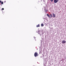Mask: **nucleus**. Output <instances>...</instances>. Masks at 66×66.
<instances>
[{"label": "nucleus", "instance_id": "obj_1", "mask_svg": "<svg viewBox=\"0 0 66 66\" xmlns=\"http://www.w3.org/2000/svg\"><path fill=\"white\" fill-rule=\"evenodd\" d=\"M51 2H52L53 1V0H50ZM59 1V0H54V2L55 3H56L57 2Z\"/></svg>", "mask_w": 66, "mask_h": 66}, {"label": "nucleus", "instance_id": "obj_2", "mask_svg": "<svg viewBox=\"0 0 66 66\" xmlns=\"http://www.w3.org/2000/svg\"><path fill=\"white\" fill-rule=\"evenodd\" d=\"M34 56L35 57H36L38 56V54L37 52H35L34 54Z\"/></svg>", "mask_w": 66, "mask_h": 66}, {"label": "nucleus", "instance_id": "obj_3", "mask_svg": "<svg viewBox=\"0 0 66 66\" xmlns=\"http://www.w3.org/2000/svg\"><path fill=\"white\" fill-rule=\"evenodd\" d=\"M66 42L65 41V40H63L62 41V44H65V43H66Z\"/></svg>", "mask_w": 66, "mask_h": 66}, {"label": "nucleus", "instance_id": "obj_4", "mask_svg": "<svg viewBox=\"0 0 66 66\" xmlns=\"http://www.w3.org/2000/svg\"><path fill=\"white\" fill-rule=\"evenodd\" d=\"M40 27V25H39V24H38L36 26V27L37 28H38V27Z\"/></svg>", "mask_w": 66, "mask_h": 66}, {"label": "nucleus", "instance_id": "obj_5", "mask_svg": "<svg viewBox=\"0 0 66 66\" xmlns=\"http://www.w3.org/2000/svg\"><path fill=\"white\" fill-rule=\"evenodd\" d=\"M0 3H1L2 4H3V2H2L1 1H0Z\"/></svg>", "mask_w": 66, "mask_h": 66}, {"label": "nucleus", "instance_id": "obj_6", "mask_svg": "<svg viewBox=\"0 0 66 66\" xmlns=\"http://www.w3.org/2000/svg\"><path fill=\"white\" fill-rule=\"evenodd\" d=\"M47 16H48L49 18H50L51 17L50 16V15H49L48 14H47Z\"/></svg>", "mask_w": 66, "mask_h": 66}, {"label": "nucleus", "instance_id": "obj_7", "mask_svg": "<svg viewBox=\"0 0 66 66\" xmlns=\"http://www.w3.org/2000/svg\"><path fill=\"white\" fill-rule=\"evenodd\" d=\"M53 17H54H54H55V14H54V13H53Z\"/></svg>", "mask_w": 66, "mask_h": 66}, {"label": "nucleus", "instance_id": "obj_8", "mask_svg": "<svg viewBox=\"0 0 66 66\" xmlns=\"http://www.w3.org/2000/svg\"><path fill=\"white\" fill-rule=\"evenodd\" d=\"M41 26L42 27H44V24H42Z\"/></svg>", "mask_w": 66, "mask_h": 66}, {"label": "nucleus", "instance_id": "obj_9", "mask_svg": "<svg viewBox=\"0 0 66 66\" xmlns=\"http://www.w3.org/2000/svg\"><path fill=\"white\" fill-rule=\"evenodd\" d=\"M50 16L51 17H53V16H52V15L51 14H50Z\"/></svg>", "mask_w": 66, "mask_h": 66}, {"label": "nucleus", "instance_id": "obj_10", "mask_svg": "<svg viewBox=\"0 0 66 66\" xmlns=\"http://www.w3.org/2000/svg\"><path fill=\"white\" fill-rule=\"evenodd\" d=\"M4 8H2V10H4Z\"/></svg>", "mask_w": 66, "mask_h": 66}]
</instances>
